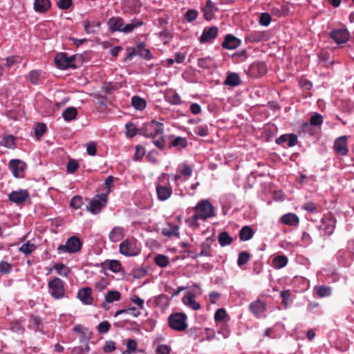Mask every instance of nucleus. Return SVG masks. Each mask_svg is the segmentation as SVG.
<instances>
[{"label":"nucleus","mask_w":354,"mask_h":354,"mask_svg":"<svg viewBox=\"0 0 354 354\" xmlns=\"http://www.w3.org/2000/svg\"><path fill=\"white\" fill-rule=\"evenodd\" d=\"M83 62L82 55L78 54L68 57L66 53H59L55 57L56 66L61 70L77 68L82 65Z\"/></svg>","instance_id":"f257e3e1"},{"label":"nucleus","mask_w":354,"mask_h":354,"mask_svg":"<svg viewBox=\"0 0 354 354\" xmlns=\"http://www.w3.org/2000/svg\"><path fill=\"white\" fill-rule=\"evenodd\" d=\"M142 24V21L134 19L130 24L124 25L123 19L120 17H112L107 22L111 32L118 31L126 34L132 32L135 28L141 26Z\"/></svg>","instance_id":"f03ea898"},{"label":"nucleus","mask_w":354,"mask_h":354,"mask_svg":"<svg viewBox=\"0 0 354 354\" xmlns=\"http://www.w3.org/2000/svg\"><path fill=\"white\" fill-rule=\"evenodd\" d=\"M164 127L162 123L151 120L149 122L145 123L140 128V135L154 139L157 136L162 135Z\"/></svg>","instance_id":"7ed1b4c3"},{"label":"nucleus","mask_w":354,"mask_h":354,"mask_svg":"<svg viewBox=\"0 0 354 354\" xmlns=\"http://www.w3.org/2000/svg\"><path fill=\"white\" fill-rule=\"evenodd\" d=\"M86 201L88 203L86 207V209L93 214H97L106 206L108 198L106 194H97L93 198H88Z\"/></svg>","instance_id":"20e7f679"},{"label":"nucleus","mask_w":354,"mask_h":354,"mask_svg":"<svg viewBox=\"0 0 354 354\" xmlns=\"http://www.w3.org/2000/svg\"><path fill=\"white\" fill-rule=\"evenodd\" d=\"M187 317L182 313H172L168 318L169 326L176 331H184L187 328Z\"/></svg>","instance_id":"39448f33"},{"label":"nucleus","mask_w":354,"mask_h":354,"mask_svg":"<svg viewBox=\"0 0 354 354\" xmlns=\"http://www.w3.org/2000/svg\"><path fill=\"white\" fill-rule=\"evenodd\" d=\"M196 214L201 220H206L214 216V208L210 202L207 200H202L198 203L194 207Z\"/></svg>","instance_id":"423d86ee"},{"label":"nucleus","mask_w":354,"mask_h":354,"mask_svg":"<svg viewBox=\"0 0 354 354\" xmlns=\"http://www.w3.org/2000/svg\"><path fill=\"white\" fill-rule=\"evenodd\" d=\"M50 295L55 299H62L64 296V282L58 277H54L48 282Z\"/></svg>","instance_id":"0eeeda50"},{"label":"nucleus","mask_w":354,"mask_h":354,"mask_svg":"<svg viewBox=\"0 0 354 354\" xmlns=\"http://www.w3.org/2000/svg\"><path fill=\"white\" fill-rule=\"evenodd\" d=\"M120 252L127 257L136 256L139 253L137 241L135 239H127L119 246Z\"/></svg>","instance_id":"6e6552de"},{"label":"nucleus","mask_w":354,"mask_h":354,"mask_svg":"<svg viewBox=\"0 0 354 354\" xmlns=\"http://www.w3.org/2000/svg\"><path fill=\"white\" fill-rule=\"evenodd\" d=\"M82 243L79 238L73 236L68 239L65 245H60L58 246L57 250L59 253L69 252L75 253L80 250Z\"/></svg>","instance_id":"1a4fd4ad"},{"label":"nucleus","mask_w":354,"mask_h":354,"mask_svg":"<svg viewBox=\"0 0 354 354\" xmlns=\"http://www.w3.org/2000/svg\"><path fill=\"white\" fill-rule=\"evenodd\" d=\"M329 36L330 38L339 45L346 44L351 37L350 32L346 28L333 29L330 32Z\"/></svg>","instance_id":"9d476101"},{"label":"nucleus","mask_w":354,"mask_h":354,"mask_svg":"<svg viewBox=\"0 0 354 354\" xmlns=\"http://www.w3.org/2000/svg\"><path fill=\"white\" fill-rule=\"evenodd\" d=\"M10 170L15 178H24L27 165L19 159H12L8 163Z\"/></svg>","instance_id":"9b49d317"},{"label":"nucleus","mask_w":354,"mask_h":354,"mask_svg":"<svg viewBox=\"0 0 354 354\" xmlns=\"http://www.w3.org/2000/svg\"><path fill=\"white\" fill-rule=\"evenodd\" d=\"M8 200L17 205H21L30 199V194L26 189L12 191L8 195Z\"/></svg>","instance_id":"f8f14e48"},{"label":"nucleus","mask_w":354,"mask_h":354,"mask_svg":"<svg viewBox=\"0 0 354 354\" xmlns=\"http://www.w3.org/2000/svg\"><path fill=\"white\" fill-rule=\"evenodd\" d=\"M348 137L342 136L335 140L333 149L335 152L340 156H346L348 152L347 145Z\"/></svg>","instance_id":"ddd939ff"},{"label":"nucleus","mask_w":354,"mask_h":354,"mask_svg":"<svg viewBox=\"0 0 354 354\" xmlns=\"http://www.w3.org/2000/svg\"><path fill=\"white\" fill-rule=\"evenodd\" d=\"M214 240L210 238H207L205 241L201 244V252L192 255L191 257L194 259H196L199 257H212V244Z\"/></svg>","instance_id":"4468645a"},{"label":"nucleus","mask_w":354,"mask_h":354,"mask_svg":"<svg viewBox=\"0 0 354 354\" xmlns=\"http://www.w3.org/2000/svg\"><path fill=\"white\" fill-rule=\"evenodd\" d=\"M77 298L85 305H91L93 302L92 289L90 287H84L79 290Z\"/></svg>","instance_id":"2eb2a0df"},{"label":"nucleus","mask_w":354,"mask_h":354,"mask_svg":"<svg viewBox=\"0 0 354 354\" xmlns=\"http://www.w3.org/2000/svg\"><path fill=\"white\" fill-rule=\"evenodd\" d=\"M241 44V41L235 36L227 34L222 44L223 48L233 50L238 48Z\"/></svg>","instance_id":"dca6fc26"},{"label":"nucleus","mask_w":354,"mask_h":354,"mask_svg":"<svg viewBox=\"0 0 354 354\" xmlns=\"http://www.w3.org/2000/svg\"><path fill=\"white\" fill-rule=\"evenodd\" d=\"M156 194L158 200L164 201L167 200L172 194V187L169 186H164L161 185H156Z\"/></svg>","instance_id":"f3484780"},{"label":"nucleus","mask_w":354,"mask_h":354,"mask_svg":"<svg viewBox=\"0 0 354 354\" xmlns=\"http://www.w3.org/2000/svg\"><path fill=\"white\" fill-rule=\"evenodd\" d=\"M218 35V28L216 26L205 28L201 37L200 41L201 43H207L215 39Z\"/></svg>","instance_id":"a211bd4d"},{"label":"nucleus","mask_w":354,"mask_h":354,"mask_svg":"<svg viewBox=\"0 0 354 354\" xmlns=\"http://www.w3.org/2000/svg\"><path fill=\"white\" fill-rule=\"evenodd\" d=\"M133 55H138L147 60H149L152 58V55L150 50L147 48H145V45L144 43H139L137 45L136 49H133L132 53H130L129 56L131 57Z\"/></svg>","instance_id":"6ab92c4d"},{"label":"nucleus","mask_w":354,"mask_h":354,"mask_svg":"<svg viewBox=\"0 0 354 354\" xmlns=\"http://www.w3.org/2000/svg\"><path fill=\"white\" fill-rule=\"evenodd\" d=\"M217 10V8L211 0H207L205 6L202 8L204 18L207 21H210Z\"/></svg>","instance_id":"aec40b11"},{"label":"nucleus","mask_w":354,"mask_h":354,"mask_svg":"<svg viewBox=\"0 0 354 354\" xmlns=\"http://www.w3.org/2000/svg\"><path fill=\"white\" fill-rule=\"evenodd\" d=\"M250 312L257 317H259L265 310V304L259 299L252 302L249 306Z\"/></svg>","instance_id":"412c9836"},{"label":"nucleus","mask_w":354,"mask_h":354,"mask_svg":"<svg viewBox=\"0 0 354 354\" xmlns=\"http://www.w3.org/2000/svg\"><path fill=\"white\" fill-rule=\"evenodd\" d=\"M250 73L254 77H261L266 74V64L263 62H255L250 67Z\"/></svg>","instance_id":"4be33fe9"},{"label":"nucleus","mask_w":354,"mask_h":354,"mask_svg":"<svg viewBox=\"0 0 354 354\" xmlns=\"http://www.w3.org/2000/svg\"><path fill=\"white\" fill-rule=\"evenodd\" d=\"M281 221L287 225L297 226L299 223V218L298 216L294 213H288L281 216Z\"/></svg>","instance_id":"5701e85b"},{"label":"nucleus","mask_w":354,"mask_h":354,"mask_svg":"<svg viewBox=\"0 0 354 354\" xmlns=\"http://www.w3.org/2000/svg\"><path fill=\"white\" fill-rule=\"evenodd\" d=\"M51 3L50 0H35L34 9L37 12L45 13L50 8Z\"/></svg>","instance_id":"b1692460"},{"label":"nucleus","mask_w":354,"mask_h":354,"mask_svg":"<svg viewBox=\"0 0 354 354\" xmlns=\"http://www.w3.org/2000/svg\"><path fill=\"white\" fill-rule=\"evenodd\" d=\"M101 23L99 21H86L84 30L87 34H97L100 29Z\"/></svg>","instance_id":"393cba45"},{"label":"nucleus","mask_w":354,"mask_h":354,"mask_svg":"<svg viewBox=\"0 0 354 354\" xmlns=\"http://www.w3.org/2000/svg\"><path fill=\"white\" fill-rule=\"evenodd\" d=\"M124 228L122 227H114L109 234V240L112 242H118L124 237Z\"/></svg>","instance_id":"a878e982"},{"label":"nucleus","mask_w":354,"mask_h":354,"mask_svg":"<svg viewBox=\"0 0 354 354\" xmlns=\"http://www.w3.org/2000/svg\"><path fill=\"white\" fill-rule=\"evenodd\" d=\"M320 231H323L324 235H330L335 228V225L332 223V221L328 218L322 219V224L318 226Z\"/></svg>","instance_id":"bb28decb"},{"label":"nucleus","mask_w":354,"mask_h":354,"mask_svg":"<svg viewBox=\"0 0 354 354\" xmlns=\"http://www.w3.org/2000/svg\"><path fill=\"white\" fill-rule=\"evenodd\" d=\"M254 232L251 227L248 225L243 226L239 232V236L241 241H246L252 238Z\"/></svg>","instance_id":"cd10ccee"},{"label":"nucleus","mask_w":354,"mask_h":354,"mask_svg":"<svg viewBox=\"0 0 354 354\" xmlns=\"http://www.w3.org/2000/svg\"><path fill=\"white\" fill-rule=\"evenodd\" d=\"M288 261V259L286 256L277 255L272 259L271 266L275 269H280L285 267Z\"/></svg>","instance_id":"c85d7f7f"},{"label":"nucleus","mask_w":354,"mask_h":354,"mask_svg":"<svg viewBox=\"0 0 354 354\" xmlns=\"http://www.w3.org/2000/svg\"><path fill=\"white\" fill-rule=\"evenodd\" d=\"M241 83V80L240 79L239 75L236 73H231L228 74L224 82L225 85L231 86H237L240 85Z\"/></svg>","instance_id":"c756f323"},{"label":"nucleus","mask_w":354,"mask_h":354,"mask_svg":"<svg viewBox=\"0 0 354 354\" xmlns=\"http://www.w3.org/2000/svg\"><path fill=\"white\" fill-rule=\"evenodd\" d=\"M218 241L221 247H225L232 243L233 239L230 236L228 232L223 231L218 234Z\"/></svg>","instance_id":"7c9ffc66"},{"label":"nucleus","mask_w":354,"mask_h":354,"mask_svg":"<svg viewBox=\"0 0 354 354\" xmlns=\"http://www.w3.org/2000/svg\"><path fill=\"white\" fill-rule=\"evenodd\" d=\"M29 327L34 329L35 330L41 331L43 328V324L41 319L35 315H30L29 319Z\"/></svg>","instance_id":"2f4dec72"},{"label":"nucleus","mask_w":354,"mask_h":354,"mask_svg":"<svg viewBox=\"0 0 354 354\" xmlns=\"http://www.w3.org/2000/svg\"><path fill=\"white\" fill-rule=\"evenodd\" d=\"M187 146V140L185 138L180 136L175 138L169 144V147H176L178 150L185 148Z\"/></svg>","instance_id":"473e14b6"},{"label":"nucleus","mask_w":354,"mask_h":354,"mask_svg":"<svg viewBox=\"0 0 354 354\" xmlns=\"http://www.w3.org/2000/svg\"><path fill=\"white\" fill-rule=\"evenodd\" d=\"M183 301L185 304L189 306L193 310H198L201 308L200 304L195 300V296L192 293H189L187 295L185 296Z\"/></svg>","instance_id":"72a5a7b5"},{"label":"nucleus","mask_w":354,"mask_h":354,"mask_svg":"<svg viewBox=\"0 0 354 354\" xmlns=\"http://www.w3.org/2000/svg\"><path fill=\"white\" fill-rule=\"evenodd\" d=\"M131 105L136 110L142 111L146 108L147 103L143 98L135 95L131 97Z\"/></svg>","instance_id":"f704fd0d"},{"label":"nucleus","mask_w":354,"mask_h":354,"mask_svg":"<svg viewBox=\"0 0 354 354\" xmlns=\"http://www.w3.org/2000/svg\"><path fill=\"white\" fill-rule=\"evenodd\" d=\"M77 115V111L73 106H70L66 109L62 113V117L66 121H71L76 118Z\"/></svg>","instance_id":"c9c22d12"},{"label":"nucleus","mask_w":354,"mask_h":354,"mask_svg":"<svg viewBox=\"0 0 354 354\" xmlns=\"http://www.w3.org/2000/svg\"><path fill=\"white\" fill-rule=\"evenodd\" d=\"M178 225L169 223L167 227H164L162 230V234L167 237H172L178 234Z\"/></svg>","instance_id":"e433bc0d"},{"label":"nucleus","mask_w":354,"mask_h":354,"mask_svg":"<svg viewBox=\"0 0 354 354\" xmlns=\"http://www.w3.org/2000/svg\"><path fill=\"white\" fill-rule=\"evenodd\" d=\"M121 298V293L117 290H109L104 296L106 303H113L119 301Z\"/></svg>","instance_id":"4c0bfd02"},{"label":"nucleus","mask_w":354,"mask_h":354,"mask_svg":"<svg viewBox=\"0 0 354 354\" xmlns=\"http://www.w3.org/2000/svg\"><path fill=\"white\" fill-rule=\"evenodd\" d=\"M126 136L129 138H133L136 134L140 135V128L138 129L136 125L132 122H127L125 124Z\"/></svg>","instance_id":"58836bf2"},{"label":"nucleus","mask_w":354,"mask_h":354,"mask_svg":"<svg viewBox=\"0 0 354 354\" xmlns=\"http://www.w3.org/2000/svg\"><path fill=\"white\" fill-rule=\"evenodd\" d=\"M54 269L56 270L57 273L62 277H67L68 275L71 272V269L66 266L62 263H56L54 266Z\"/></svg>","instance_id":"ea45409f"},{"label":"nucleus","mask_w":354,"mask_h":354,"mask_svg":"<svg viewBox=\"0 0 354 354\" xmlns=\"http://www.w3.org/2000/svg\"><path fill=\"white\" fill-rule=\"evenodd\" d=\"M213 63V59L210 57H205L198 59V66L201 68H210L212 66Z\"/></svg>","instance_id":"a19ab883"},{"label":"nucleus","mask_w":354,"mask_h":354,"mask_svg":"<svg viewBox=\"0 0 354 354\" xmlns=\"http://www.w3.org/2000/svg\"><path fill=\"white\" fill-rule=\"evenodd\" d=\"M317 295L320 297H328L331 294V288L326 286H320L315 288Z\"/></svg>","instance_id":"79ce46f5"},{"label":"nucleus","mask_w":354,"mask_h":354,"mask_svg":"<svg viewBox=\"0 0 354 354\" xmlns=\"http://www.w3.org/2000/svg\"><path fill=\"white\" fill-rule=\"evenodd\" d=\"M154 261L156 264L161 268H165L169 264L168 258L163 254H158L156 256Z\"/></svg>","instance_id":"37998d69"},{"label":"nucleus","mask_w":354,"mask_h":354,"mask_svg":"<svg viewBox=\"0 0 354 354\" xmlns=\"http://www.w3.org/2000/svg\"><path fill=\"white\" fill-rule=\"evenodd\" d=\"M47 127L44 123H39L35 128V135L37 140L46 132Z\"/></svg>","instance_id":"c03bdc74"},{"label":"nucleus","mask_w":354,"mask_h":354,"mask_svg":"<svg viewBox=\"0 0 354 354\" xmlns=\"http://www.w3.org/2000/svg\"><path fill=\"white\" fill-rule=\"evenodd\" d=\"M250 258V254L245 251L241 252L239 253L238 259H237V264L239 266H242L248 263Z\"/></svg>","instance_id":"a18cd8bd"},{"label":"nucleus","mask_w":354,"mask_h":354,"mask_svg":"<svg viewBox=\"0 0 354 354\" xmlns=\"http://www.w3.org/2000/svg\"><path fill=\"white\" fill-rule=\"evenodd\" d=\"M15 137L12 135H9L2 139L1 145L8 148H12L15 145Z\"/></svg>","instance_id":"49530a36"},{"label":"nucleus","mask_w":354,"mask_h":354,"mask_svg":"<svg viewBox=\"0 0 354 354\" xmlns=\"http://www.w3.org/2000/svg\"><path fill=\"white\" fill-rule=\"evenodd\" d=\"M41 73L39 71L33 70L31 71L28 74V80L33 84H38Z\"/></svg>","instance_id":"de8ad7c7"},{"label":"nucleus","mask_w":354,"mask_h":354,"mask_svg":"<svg viewBox=\"0 0 354 354\" xmlns=\"http://www.w3.org/2000/svg\"><path fill=\"white\" fill-rule=\"evenodd\" d=\"M138 343L135 339H129L127 342V350L124 353L131 354L136 351Z\"/></svg>","instance_id":"09e8293b"},{"label":"nucleus","mask_w":354,"mask_h":354,"mask_svg":"<svg viewBox=\"0 0 354 354\" xmlns=\"http://www.w3.org/2000/svg\"><path fill=\"white\" fill-rule=\"evenodd\" d=\"M82 196L77 195L73 196L70 202V205L73 208L77 209H80L82 205Z\"/></svg>","instance_id":"8fccbe9b"},{"label":"nucleus","mask_w":354,"mask_h":354,"mask_svg":"<svg viewBox=\"0 0 354 354\" xmlns=\"http://www.w3.org/2000/svg\"><path fill=\"white\" fill-rule=\"evenodd\" d=\"M35 249V246L34 244L26 243H24L19 248V251L24 253L26 255H29L32 252V251Z\"/></svg>","instance_id":"3c124183"},{"label":"nucleus","mask_w":354,"mask_h":354,"mask_svg":"<svg viewBox=\"0 0 354 354\" xmlns=\"http://www.w3.org/2000/svg\"><path fill=\"white\" fill-rule=\"evenodd\" d=\"M194 132L196 135L200 136H206L209 133V130L207 125H199L194 128Z\"/></svg>","instance_id":"603ef678"},{"label":"nucleus","mask_w":354,"mask_h":354,"mask_svg":"<svg viewBox=\"0 0 354 354\" xmlns=\"http://www.w3.org/2000/svg\"><path fill=\"white\" fill-rule=\"evenodd\" d=\"M108 264L109 269L113 272H119L122 269V265L118 260H110Z\"/></svg>","instance_id":"864d4df0"},{"label":"nucleus","mask_w":354,"mask_h":354,"mask_svg":"<svg viewBox=\"0 0 354 354\" xmlns=\"http://www.w3.org/2000/svg\"><path fill=\"white\" fill-rule=\"evenodd\" d=\"M201 219L198 216V215L195 213L193 216L189 217V218L186 219L185 222L191 227L193 228H198L199 226V223H198V220Z\"/></svg>","instance_id":"5fc2aeb1"},{"label":"nucleus","mask_w":354,"mask_h":354,"mask_svg":"<svg viewBox=\"0 0 354 354\" xmlns=\"http://www.w3.org/2000/svg\"><path fill=\"white\" fill-rule=\"evenodd\" d=\"M198 15V12L196 10L190 9L188 10L185 14V19L188 22H192L194 21Z\"/></svg>","instance_id":"6e6d98bb"},{"label":"nucleus","mask_w":354,"mask_h":354,"mask_svg":"<svg viewBox=\"0 0 354 354\" xmlns=\"http://www.w3.org/2000/svg\"><path fill=\"white\" fill-rule=\"evenodd\" d=\"M79 167V164L77 160L74 159H70L67 163L66 169L67 172L69 174H73Z\"/></svg>","instance_id":"4d7b16f0"},{"label":"nucleus","mask_w":354,"mask_h":354,"mask_svg":"<svg viewBox=\"0 0 354 354\" xmlns=\"http://www.w3.org/2000/svg\"><path fill=\"white\" fill-rule=\"evenodd\" d=\"M291 292L289 290H286L280 292V297L282 299L281 304L285 308H288V300L290 299Z\"/></svg>","instance_id":"13d9d810"},{"label":"nucleus","mask_w":354,"mask_h":354,"mask_svg":"<svg viewBox=\"0 0 354 354\" xmlns=\"http://www.w3.org/2000/svg\"><path fill=\"white\" fill-rule=\"evenodd\" d=\"M227 316L226 310L224 308H219L214 314V319L216 322H222Z\"/></svg>","instance_id":"bf43d9fd"},{"label":"nucleus","mask_w":354,"mask_h":354,"mask_svg":"<svg viewBox=\"0 0 354 354\" xmlns=\"http://www.w3.org/2000/svg\"><path fill=\"white\" fill-rule=\"evenodd\" d=\"M111 328V324L108 321L100 322L97 326V330L100 334L106 333Z\"/></svg>","instance_id":"052dcab7"},{"label":"nucleus","mask_w":354,"mask_h":354,"mask_svg":"<svg viewBox=\"0 0 354 354\" xmlns=\"http://www.w3.org/2000/svg\"><path fill=\"white\" fill-rule=\"evenodd\" d=\"M12 266L10 263L2 261L0 262V273L8 274L12 271Z\"/></svg>","instance_id":"680f3d73"},{"label":"nucleus","mask_w":354,"mask_h":354,"mask_svg":"<svg viewBox=\"0 0 354 354\" xmlns=\"http://www.w3.org/2000/svg\"><path fill=\"white\" fill-rule=\"evenodd\" d=\"M310 124L314 126H318L323 123V118L322 115L319 113H315L311 116L310 120Z\"/></svg>","instance_id":"e2e57ef3"},{"label":"nucleus","mask_w":354,"mask_h":354,"mask_svg":"<svg viewBox=\"0 0 354 354\" xmlns=\"http://www.w3.org/2000/svg\"><path fill=\"white\" fill-rule=\"evenodd\" d=\"M145 154V149L142 146H136V152L134 155V159L136 160L140 161L142 160L143 156Z\"/></svg>","instance_id":"0e129e2a"},{"label":"nucleus","mask_w":354,"mask_h":354,"mask_svg":"<svg viewBox=\"0 0 354 354\" xmlns=\"http://www.w3.org/2000/svg\"><path fill=\"white\" fill-rule=\"evenodd\" d=\"M116 349L115 344L113 341H107L105 342L103 346V351L104 353H109L114 351Z\"/></svg>","instance_id":"69168bd1"},{"label":"nucleus","mask_w":354,"mask_h":354,"mask_svg":"<svg viewBox=\"0 0 354 354\" xmlns=\"http://www.w3.org/2000/svg\"><path fill=\"white\" fill-rule=\"evenodd\" d=\"M303 209L310 212L314 213L317 212V205L312 201H308L305 203L303 205Z\"/></svg>","instance_id":"338daca9"},{"label":"nucleus","mask_w":354,"mask_h":354,"mask_svg":"<svg viewBox=\"0 0 354 354\" xmlns=\"http://www.w3.org/2000/svg\"><path fill=\"white\" fill-rule=\"evenodd\" d=\"M72 4V0H59L57 3L58 8L62 10L68 9Z\"/></svg>","instance_id":"774afa93"}]
</instances>
